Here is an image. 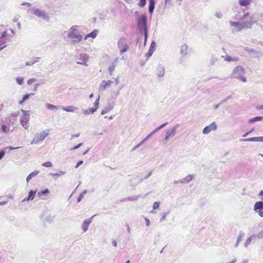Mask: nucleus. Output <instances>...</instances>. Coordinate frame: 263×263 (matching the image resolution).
Instances as JSON below:
<instances>
[{
    "mask_svg": "<svg viewBox=\"0 0 263 263\" xmlns=\"http://www.w3.org/2000/svg\"><path fill=\"white\" fill-rule=\"evenodd\" d=\"M235 19L241 21L242 22L249 23L250 27H246L245 29L251 28L253 24L256 23L258 20V15L256 14H250L249 12H245L241 14V12H238L235 14Z\"/></svg>",
    "mask_w": 263,
    "mask_h": 263,
    "instance_id": "nucleus-1",
    "label": "nucleus"
},
{
    "mask_svg": "<svg viewBox=\"0 0 263 263\" xmlns=\"http://www.w3.org/2000/svg\"><path fill=\"white\" fill-rule=\"evenodd\" d=\"M78 28V26H72L70 28L68 32L67 37L70 39H75L71 41V44L73 45H75L77 42L81 41L83 39V36L80 34Z\"/></svg>",
    "mask_w": 263,
    "mask_h": 263,
    "instance_id": "nucleus-2",
    "label": "nucleus"
},
{
    "mask_svg": "<svg viewBox=\"0 0 263 263\" xmlns=\"http://www.w3.org/2000/svg\"><path fill=\"white\" fill-rule=\"evenodd\" d=\"M138 27L140 31H144V45L148 37L147 26V17L145 15H141L138 20Z\"/></svg>",
    "mask_w": 263,
    "mask_h": 263,
    "instance_id": "nucleus-3",
    "label": "nucleus"
},
{
    "mask_svg": "<svg viewBox=\"0 0 263 263\" xmlns=\"http://www.w3.org/2000/svg\"><path fill=\"white\" fill-rule=\"evenodd\" d=\"M245 70L244 68L240 66H237L233 70L231 77L239 79L243 82H246L247 79L245 77Z\"/></svg>",
    "mask_w": 263,
    "mask_h": 263,
    "instance_id": "nucleus-4",
    "label": "nucleus"
},
{
    "mask_svg": "<svg viewBox=\"0 0 263 263\" xmlns=\"http://www.w3.org/2000/svg\"><path fill=\"white\" fill-rule=\"evenodd\" d=\"M230 25L234 27L233 31H240L243 29H245L246 27H250V24L249 23L239 22H230Z\"/></svg>",
    "mask_w": 263,
    "mask_h": 263,
    "instance_id": "nucleus-5",
    "label": "nucleus"
},
{
    "mask_svg": "<svg viewBox=\"0 0 263 263\" xmlns=\"http://www.w3.org/2000/svg\"><path fill=\"white\" fill-rule=\"evenodd\" d=\"M49 134V130L46 129L43 130L42 133L40 134H35L34 138L31 142V144H37L40 141H42L45 139V138L48 136Z\"/></svg>",
    "mask_w": 263,
    "mask_h": 263,
    "instance_id": "nucleus-6",
    "label": "nucleus"
},
{
    "mask_svg": "<svg viewBox=\"0 0 263 263\" xmlns=\"http://www.w3.org/2000/svg\"><path fill=\"white\" fill-rule=\"evenodd\" d=\"M21 111L24 113V114L21 116L20 122L23 127L26 129H27L29 126V121L30 115L28 113V111H26L23 109H22Z\"/></svg>",
    "mask_w": 263,
    "mask_h": 263,
    "instance_id": "nucleus-7",
    "label": "nucleus"
},
{
    "mask_svg": "<svg viewBox=\"0 0 263 263\" xmlns=\"http://www.w3.org/2000/svg\"><path fill=\"white\" fill-rule=\"evenodd\" d=\"M32 11L33 12V14L35 16L41 17L47 22L50 20V16L45 11L38 8H33Z\"/></svg>",
    "mask_w": 263,
    "mask_h": 263,
    "instance_id": "nucleus-8",
    "label": "nucleus"
},
{
    "mask_svg": "<svg viewBox=\"0 0 263 263\" xmlns=\"http://www.w3.org/2000/svg\"><path fill=\"white\" fill-rule=\"evenodd\" d=\"M118 47L120 49V54H122L128 50L129 47L124 37H121L119 39Z\"/></svg>",
    "mask_w": 263,
    "mask_h": 263,
    "instance_id": "nucleus-9",
    "label": "nucleus"
},
{
    "mask_svg": "<svg viewBox=\"0 0 263 263\" xmlns=\"http://www.w3.org/2000/svg\"><path fill=\"white\" fill-rule=\"evenodd\" d=\"M88 60V56L85 53L80 54L77 63L79 64L87 66V61Z\"/></svg>",
    "mask_w": 263,
    "mask_h": 263,
    "instance_id": "nucleus-10",
    "label": "nucleus"
},
{
    "mask_svg": "<svg viewBox=\"0 0 263 263\" xmlns=\"http://www.w3.org/2000/svg\"><path fill=\"white\" fill-rule=\"evenodd\" d=\"M217 126L215 122H212L211 124L205 127L203 130V134L206 135L212 130H215Z\"/></svg>",
    "mask_w": 263,
    "mask_h": 263,
    "instance_id": "nucleus-11",
    "label": "nucleus"
},
{
    "mask_svg": "<svg viewBox=\"0 0 263 263\" xmlns=\"http://www.w3.org/2000/svg\"><path fill=\"white\" fill-rule=\"evenodd\" d=\"M178 126H179L178 125H176L174 126L170 130H167L166 132L165 137V139L166 140H168L170 138H172L175 135L176 133L177 128L178 127Z\"/></svg>",
    "mask_w": 263,
    "mask_h": 263,
    "instance_id": "nucleus-12",
    "label": "nucleus"
},
{
    "mask_svg": "<svg viewBox=\"0 0 263 263\" xmlns=\"http://www.w3.org/2000/svg\"><path fill=\"white\" fill-rule=\"evenodd\" d=\"M95 215L92 216L90 218L85 219L82 225V229L84 232H86L88 229L89 225L92 222V219Z\"/></svg>",
    "mask_w": 263,
    "mask_h": 263,
    "instance_id": "nucleus-13",
    "label": "nucleus"
},
{
    "mask_svg": "<svg viewBox=\"0 0 263 263\" xmlns=\"http://www.w3.org/2000/svg\"><path fill=\"white\" fill-rule=\"evenodd\" d=\"M240 141L244 142H263V137H256L247 139H240Z\"/></svg>",
    "mask_w": 263,
    "mask_h": 263,
    "instance_id": "nucleus-14",
    "label": "nucleus"
},
{
    "mask_svg": "<svg viewBox=\"0 0 263 263\" xmlns=\"http://www.w3.org/2000/svg\"><path fill=\"white\" fill-rule=\"evenodd\" d=\"M112 81L111 80L108 81H103L101 84L100 86V90L103 91L106 90L108 87H109L111 84H112Z\"/></svg>",
    "mask_w": 263,
    "mask_h": 263,
    "instance_id": "nucleus-15",
    "label": "nucleus"
},
{
    "mask_svg": "<svg viewBox=\"0 0 263 263\" xmlns=\"http://www.w3.org/2000/svg\"><path fill=\"white\" fill-rule=\"evenodd\" d=\"M143 178L139 177V176H136L135 177L132 178L129 182L130 185L132 186H136L137 185L139 184L142 180Z\"/></svg>",
    "mask_w": 263,
    "mask_h": 263,
    "instance_id": "nucleus-16",
    "label": "nucleus"
},
{
    "mask_svg": "<svg viewBox=\"0 0 263 263\" xmlns=\"http://www.w3.org/2000/svg\"><path fill=\"white\" fill-rule=\"evenodd\" d=\"M156 43L154 41H153L151 45L150 48L148 51V52L146 53L145 56L146 57L147 59H148L150 57H151L154 52V51L155 50L156 47Z\"/></svg>",
    "mask_w": 263,
    "mask_h": 263,
    "instance_id": "nucleus-17",
    "label": "nucleus"
},
{
    "mask_svg": "<svg viewBox=\"0 0 263 263\" xmlns=\"http://www.w3.org/2000/svg\"><path fill=\"white\" fill-rule=\"evenodd\" d=\"M165 73V68L163 66L159 65L157 69V74L158 77H162Z\"/></svg>",
    "mask_w": 263,
    "mask_h": 263,
    "instance_id": "nucleus-18",
    "label": "nucleus"
},
{
    "mask_svg": "<svg viewBox=\"0 0 263 263\" xmlns=\"http://www.w3.org/2000/svg\"><path fill=\"white\" fill-rule=\"evenodd\" d=\"M114 103H109L105 107V108L102 111L101 114L104 115L106 113L109 112L114 107Z\"/></svg>",
    "mask_w": 263,
    "mask_h": 263,
    "instance_id": "nucleus-19",
    "label": "nucleus"
},
{
    "mask_svg": "<svg viewBox=\"0 0 263 263\" xmlns=\"http://www.w3.org/2000/svg\"><path fill=\"white\" fill-rule=\"evenodd\" d=\"M263 209V201L256 202L254 206V210L256 212Z\"/></svg>",
    "mask_w": 263,
    "mask_h": 263,
    "instance_id": "nucleus-20",
    "label": "nucleus"
},
{
    "mask_svg": "<svg viewBox=\"0 0 263 263\" xmlns=\"http://www.w3.org/2000/svg\"><path fill=\"white\" fill-rule=\"evenodd\" d=\"M36 191L31 190L28 194V196L27 198H25L22 201H29L33 200L35 195Z\"/></svg>",
    "mask_w": 263,
    "mask_h": 263,
    "instance_id": "nucleus-21",
    "label": "nucleus"
},
{
    "mask_svg": "<svg viewBox=\"0 0 263 263\" xmlns=\"http://www.w3.org/2000/svg\"><path fill=\"white\" fill-rule=\"evenodd\" d=\"M180 53L182 55V57L187 55V46L186 44H183L181 46Z\"/></svg>",
    "mask_w": 263,
    "mask_h": 263,
    "instance_id": "nucleus-22",
    "label": "nucleus"
},
{
    "mask_svg": "<svg viewBox=\"0 0 263 263\" xmlns=\"http://www.w3.org/2000/svg\"><path fill=\"white\" fill-rule=\"evenodd\" d=\"M99 99H100V96H99L98 98L96 100L95 102V108H90V112L91 114H93L95 111H97L98 108H99Z\"/></svg>",
    "mask_w": 263,
    "mask_h": 263,
    "instance_id": "nucleus-23",
    "label": "nucleus"
},
{
    "mask_svg": "<svg viewBox=\"0 0 263 263\" xmlns=\"http://www.w3.org/2000/svg\"><path fill=\"white\" fill-rule=\"evenodd\" d=\"M155 5V0H149V7H148V12L152 14L153 13Z\"/></svg>",
    "mask_w": 263,
    "mask_h": 263,
    "instance_id": "nucleus-24",
    "label": "nucleus"
},
{
    "mask_svg": "<svg viewBox=\"0 0 263 263\" xmlns=\"http://www.w3.org/2000/svg\"><path fill=\"white\" fill-rule=\"evenodd\" d=\"M63 110L67 111V112H74L77 111L78 109V108L73 106H69L66 107H63Z\"/></svg>",
    "mask_w": 263,
    "mask_h": 263,
    "instance_id": "nucleus-25",
    "label": "nucleus"
},
{
    "mask_svg": "<svg viewBox=\"0 0 263 263\" xmlns=\"http://www.w3.org/2000/svg\"><path fill=\"white\" fill-rule=\"evenodd\" d=\"M221 57L224 58V60L227 62H237L239 61L238 58H232L229 55L222 56Z\"/></svg>",
    "mask_w": 263,
    "mask_h": 263,
    "instance_id": "nucleus-26",
    "label": "nucleus"
},
{
    "mask_svg": "<svg viewBox=\"0 0 263 263\" xmlns=\"http://www.w3.org/2000/svg\"><path fill=\"white\" fill-rule=\"evenodd\" d=\"M39 173V171H34L31 173H30L27 177L26 178V181L27 182H29V181L33 178L35 177L36 175H37Z\"/></svg>",
    "mask_w": 263,
    "mask_h": 263,
    "instance_id": "nucleus-27",
    "label": "nucleus"
},
{
    "mask_svg": "<svg viewBox=\"0 0 263 263\" xmlns=\"http://www.w3.org/2000/svg\"><path fill=\"white\" fill-rule=\"evenodd\" d=\"M65 172L60 171L58 173H50V175H51L53 178V179H57L58 177L64 175L65 174Z\"/></svg>",
    "mask_w": 263,
    "mask_h": 263,
    "instance_id": "nucleus-28",
    "label": "nucleus"
},
{
    "mask_svg": "<svg viewBox=\"0 0 263 263\" xmlns=\"http://www.w3.org/2000/svg\"><path fill=\"white\" fill-rule=\"evenodd\" d=\"M252 0H238V3L241 6H247L250 4Z\"/></svg>",
    "mask_w": 263,
    "mask_h": 263,
    "instance_id": "nucleus-29",
    "label": "nucleus"
},
{
    "mask_svg": "<svg viewBox=\"0 0 263 263\" xmlns=\"http://www.w3.org/2000/svg\"><path fill=\"white\" fill-rule=\"evenodd\" d=\"M194 177L193 175H189L183 178L182 179L183 183H187L190 182Z\"/></svg>",
    "mask_w": 263,
    "mask_h": 263,
    "instance_id": "nucleus-30",
    "label": "nucleus"
},
{
    "mask_svg": "<svg viewBox=\"0 0 263 263\" xmlns=\"http://www.w3.org/2000/svg\"><path fill=\"white\" fill-rule=\"evenodd\" d=\"M244 236H245V233L241 231L239 232V236L238 237L236 243L235 245V247H237L238 246L239 242L241 241L242 239L243 238V237Z\"/></svg>",
    "mask_w": 263,
    "mask_h": 263,
    "instance_id": "nucleus-31",
    "label": "nucleus"
},
{
    "mask_svg": "<svg viewBox=\"0 0 263 263\" xmlns=\"http://www.w3.org/2000/svg\"><path fill=\"white\" fill-rule=\"evenodd\" d=\"M218 61V58L214 55H212L210 60V65L211 66L215 65L216 63Z\"/></svg>",
    "mask_w": 263,
    "mask_h": 263,
    "instance_id": "nucleus-32",
    "label": "nucleus"
},
{
    "mask_svg": "<svg viewBox=\"0 0 263 263\" xmlns=\"http://www.w3.org/2000/svg\"><path fill=\"white\" fill-rule=\"evenodd\" d=\"M263 120V117L257 116L254 118H251L249 120L250 123H253L257 121H261Z\"/></svg>",
    "mask_w": 263,
    "mask_h": 263,
    "instance_id": "nucleus-33",
    "label": "nucleus"
},
{
    "mask_svg": "<svg viewBox=\"0 0 263 263\" xmlns=\"http://www.w3.org/2000/svg\"><path fill=\"white\" fill-rule=\"evenodd\" d=\"M49 193V190L48 189H46L44 190L40 191L38 192L37 195L38 196L41 197L43 195H46Z\"/></svg>",
    "mask_w": 263,
    "mask_h": 263,
    "instance_id": "nucleus-34",
    "label": "nucleus"
},
{
    "mask_svg": "<svg viewBox=\"0 0 263 263\" xmlns=\"http://www.w3.org/2000/svg\"><path fill=\"white\" fill-rule=\"evenodd\" d=\"M115 67H116V66L114 64H112L109 66L108 71H109L110 76L112 75V73L115 70Z\"/></svg>",
    "mask_w": 263,
    "mask_h": 263,
    "instance_id": "nucleus-35",
    "label": "nucleus"
},
{
    "mask_svg": "<svg viewBox=\"0 0 263 263\" xmlns=\"http://www.w3.org/2000/svg\"><path fill=\"white\" fill-rule=\"evenodd\" d=\"M254 235L251 236L249 238L247 239V240L246 241L244 246L245 247H247L248 245L251 242L252 240V237H254Z\"/></svg>",
    "mask_w": 263,
    "mask_h": 263,
    "instance_id": "nucleus-36",
    "label": "nucleus"
},
{
    "mask_svg": "<svg viewBox=\"0 0 263 263\" xmlns=\"http://www.w3.org/2000/svg\"><path fill=\"white\" fill-rule=\"evenodd\" d=\"M46 107L48 109L53 110V109H58V107L51 104H47Z\"/></svg>",
    "mask_w": 263,
    "mask_h": 263,
    "instance_id": "nucleus-37",
    "label": "nucleus"
},
{
    "mask_svg": "<svg viewBox=\"0 0 263 263\" xmlns=\"http://www.w3.org/2000/svg\"><path fill=\"white\" fill-rule=\"evenodd\" d=\"M87 190H85L83 191L81 194H80V196L79 197L78 199V202H79L81 201L82 199L84 197V195L87 193Z\"/></svg>",
    "mask_w": 263,
    "mask_h": 263,
    "instance_id": "nucleus-38",
    "label": "nucleus"
},
{
    "mask_svg": "<svg viewBox=\"0 0 263 263\" xmlns=\"http://www.w3.org/2000/svg\"><path fill=\"white\" fill-rule=\"evenodd\" d=\"M2 130L5 133H7L9 131V128L5 124L2 125Z\"/></svg>",
    "mask_w": 263,
    "mask_h": 263,
    "instance_id": "nucleus-39",
    "label": "nucleus"
},
{
    "mask_svg": "<svg viewBox=\"0 0 263 263\" xmlns=\"http://www.w3.org/2000/svg\"><path fill=\"white\" fill-rule=\"evenodd\" d=\"M16 81L19 85H22L24 83V78L22 77H17Z\"/></svg>",
    "mask_w": 263,
    "mask_h": 263,
    "instance_id": "nucleus-40",
    "label": "nucleus"
},
{
    "mask_svg": "<svg viewBox=\"0 0 263 263\" xmlns=\"http://www.w3.org/2000/svg\"><path fill=\"white\" fill-rule=\"evenodd\" d=\"M42 165L43 166L47 167H50L53 166L52 163L49 161L43 163L42 164Z\"/></svg>",
    "mask_w": 263,
    "mask_h": 263,
    "instance_id": "nucleus-41",
    "label": "nucleus"
},
{
    "mask_svg": "<svg viewBox=\"0 0 263 263\" xmlns=\"http://www.w3.org/2000/svg\"><path fill=\"white\" fill-rule=\"evenodd\" d=\"M146 0H139V2L138 3V5L141 7H144L146 4Z\"/></svg>",
    "mask_w": 263,
    "mask_h": 263,
    "instance_id": "nucleus-42",
    "label": "nucleus"
},
{
    "mask_svg": "<svg viewBox=\"0 0 263 263\" xmlns=\"http://www.w3.org/2000/svg\"><path fill=\"white\" fill-rule=\"evenodd\" d=\"M257 238L259 239H263V230L259 231L257 234Z\"/></svg>",
    "mask_w": 263,
    "mask_h": 263,
    "instance_id": "nucleus-43",
    "label": "nucleus"
},
{
    "mask_svg": "<svg viewBox=\"0 0 263 263\" xmlns=\"http://www.w3.org/2000/svg\"><path fill=\"white\" fill-rule=\"evenodd\" d=\"M97 35V31L96 30H95L92 32L89 33V35L90 37H92L93 39H95Z\"/></svg>",
    "mask_w": 263,
    "mask_h": 263,
    "instance_id": "nucleus-44",
    "label": "nucleus"
},
{
    "mask_svg": "<svg viewBox=\"0 0 263 263\" xmlns=\"http://www.w3.org/2000/svg\"><path fill=\"white\" fill-rule=\"evenodd\" d=\"M169 213L170 212H168L163 213L162 218L160 219V222L163 221L165 219L166 216L169 214Z\"/></svg>",
    "mask_w": 263,
    "mask_h": 263,
    "instance_id": "nucleus-45",
    "label": "nucleus"
},
{
    "mask_svg": "<svg viewBox=\"0 0 263 263\" xmlns=\"http://www.w3.org/2000/svg\"><path fill=\"white\" fill-rule=\"evenodd\" d=\"M7 36H8V34L7 32L6 31H5L2 32V35L0 36V39H3Z\"/></svg>",
    "mask_w": 263,
    "mask_h": 263,
    "instance_id": "nucleus-46",
    "label": "nucleus"
},
{
    "mask_svg": "<svg viewBox=\"0 0 263 263\" xmlns=\"http://www.w3.org/2000/svg\"><path fill=\"white\" fill-rule=\"evenodd\" d=\"M33 95H34V93L25 95L23 98V101H26L27 100H28L29 99V98L30 96H33Z\"/></svg>",
    "mask_w": 263,
    "mask_h": 263,
    "instance_id": "nucleus-47",
    "label": "nucleus"
},
{
    "mask_svg": "<svg viewBox=\"0 0 263 263\" xmlns=\"http://www.w3.org/2000/svg\"><path fill=\"white\" fill-rule=\"evenodd\" d=\"M82 145H83L82 143H79L78 145H77L76 146H75L74 147H73V148H70V151H72L73 150H76V149L80 148Z\"/></svg>",
    "mask_w": 263,
    "mask_h": 263,
    "instance_id": "nucleus-48",
    "label": "nucleus"
},
{
    "mask_svg": "<svg viewBox=\"0 0 263 263\" xmlns=\"http://www.w3.org/2000/svg\"><path fill=\"white\" fill-rule=\"evenodd\" d=\"M231 98V96H228L226 99L221 100L219 102V104H222L223 103H224V102L227 101L228 100H229Z\"/></svg>",
    "mask_w": 263,
    "mask_h": 263,
    "instance_id": "nucleus-49",
    "label": "nucleus"
},
{
    "mask_svg": "<svg viewBox=\"0 0 263 263\" xmlns=\"http://www.w3.org/2000/svg\"><path fill=\"white\" fill-rule=\"evenodd\" d=\"M159 206V202H155L153 204V208L154 209L156 210L157 209Z\"/></svg>",
    "mask_w": 263,
    "mask_h": 263,
    "instance_id": "nucleus-50",
    "label": "nucleus"
},
{
    "mask_svg": "<svg viewBox=\"0 0 263 263\" xmlns=\"http://www.w3.org/2000/svg\"><path fill=\"white\" fill-rule=\"evenodd\" d=\"M20 115L19 111H16L15 112H12L10 114L11 117H17Z\"/></svg>",
    "mask_w": 263,
    "mask_h": 263,
    "instance_id": "nucleus-51",
    "label": "nucleus"
},
{
    "mask_svg": "<svg viewBox=\"0 0 263 263\" xmlns=\"http://www.w3.org/2000/svg\"><path fill=\"white\" fill-rule=\"evenodd\" d=\"M36 81V79H34V78H32V79H30L28 80L27 81V84L28 85H31V84H32L34 82H35Z\"/></svg>",
    "mask_w": 263,
    "mask_h": 263,
    "instance_id": "nucleus-52",
    "label": "nucleus"
},
{
    "mask_svg": "<svg viewBox=\"0 0 263 263\" xmlns=\"http://www.w3.org/2000/svg\"><path fill=\"white\" fill-rule=\"evenodd\" d=\"M82 112L84 115H88L90 114H91V113L90 112V108L88 109H84L83 110Z\"/></svg>",
    "mask_w": 263,
    "mask_h": 263,
    "instance_id": "nucleus-53",
    "label": "nucleus"
},
{
    "mask_svg": "<svg viewBox=\"0 0 263 263\" xmlns=\"http://www.w3.org/2000/svg\"><path fill=\"white\" fill-rule=\"evenodd\" d=\"M21 5H22V6L26 5L28 7H30L31 6V4L30 3H28V2H24V3H22Z\"/></svg>",
    "mask_w": 263,
    "mask_h": 263,
    "instance_id": "nucleus-54",
    "label": "nucleus"
},
{
    "mask_svg": "<svg viewBox=\"0 0 263 263\" xmlns=\"http://www.w3.org/2000/svg\"><path fill=\"white\" fill-rule=\"evenodd\" d=\"M215 15L217 18H220L222 16V14L221 12H216Z\"/></svg>",
    "mask_w": 263,
    "mask_h": 263,
    "instance_id": "nucleus-55",
    "label": "nucleus"
},
{
    "mask_svg": "<svg viewBox=\"0 0 263 263\" xmlns=\"http://www.w3.org/2000/svg\"><path fill=\"white\" fill-rule=\"evenodd\" d=\"M5 154V151H1V152H0V160L3 159Z\"/></svg>",
    "mask_w": 263,
    "mask_h": 263,
    "instance_id": "nucleus-56",
    "label": "nucleus"
},
{
    "mask_svg": "<svg viewBox=\"0 0 263 263\" xmlns=\"http://www.w3.org/2000/svg\"><path fill=\"white\" fill-rule=\"evenodd\" d=\"M173 183L174 184H179V183L183 184V181H182V179H180V180H175Z\"/></svg>",
    "mask_w": 263,
    "mask_h": 263,
    "instance_id": "nucleus-57",
    "label": "nucleus"
},
{
    "mask_svg": "<svg viewBox=\"0 0 263 263\" xmlns=\"http://www.w3.org/2000/svg\"><path fill=\"white\" fill-rule=\"evenodd\" d=\"M154 134L153 133V132H152L151 133H149L145 138H144V140H148L150 137H151V136L152 135H153Z\"/></svg>",
    "mask_w": 263,
    "mask_h": 263,
    "instance_id": "nucleus-58",
    "label": "nucleus"
},
{
    "mask_svg": "<svg viewBox=\"0 0 263 263\" xmlns=\"http://www.w3.org/2000/svg\"><path fill=\"white\" fill-rule=\"evenodd\" d=\"M83 161L82 160H80V161H79L77 163V164L76 166H75V167H76V168H78L80 165H81V164H83Z\"/></svg>",
    "mask_w": 263,
    "mask_h": 263,
    "instance_id": "nucleus-59",
    "label": "nucleus"
},
{
    "mask_svg": "<svg viewBox=\"0 0 263 263\" xmlns=\"http://www.w3.org/2000/svg\"><path fill=\"white\" fill-rule=\"evenodd\" d=\"M138 199V196H135L133 197H129L128 199L129 200H137Z\"/></svg>",
    "mask_w": 263,
    "mask_h": 263,
    "instance_id": "nucleus-60",
    "label": "nucleus"
},
{
    "mask_svg": "<svg viewBox=\"0 0 263 263\" xmlns=\"http://www.w3.org/2000/svg\"><path fill=\"white\" fill-rule=\"evenodd\" d=\"M79 136H80V133H79L78 134H73L71 135V138H70V140H72L74 138H77V137H79Z\"/></svg>",
    "mask_w": 263,
    "mask_h": 263,
    "instance_id": "nucleus-61",
    "label": "nucleus"
},
{
    "mask_svg": "<svg viewBox=\"0 0 263 263\" xmlns=\"http://www.w3.org/2000/svg\"><path fill=\"white\" fill-rule=\"evenodd\" d=\"M33 64H34L33 63V62H31V61L29 62L28 61V62H26L25 63V64H26V66H31V65H32Z\"/></svg>",
    "mask_w": 263,
    "mask_h": 263,
    "instance_id": "nucleus-62",
    "label": "nucleus"
},
{
    "mask_svg": "<svg viewBox=\"0 0 263 263\" xmlns=\"http://www.w3.org/2000/svg\"><path fill=\"white\" fill-rule=\"evenodd\" d=\"M145 222H146V226H149L150 225V221L149 220L146 218H145Z\"/></svg>",
    "mask_w": 263,
    "mask_h": 263,
    "instance_id": "nucleus-63",
    "label": "nucleus"
},
{
    "mask_svg": "<svg viewBox=\"0 0 263 263\" xmlns=\"http://www.w3.org/2000/svg\"><path fill=\"white\" fill-rule=\"evenodd\" d=\"M258 213L260 217H263V211L260 210L259 212H258Z\"/></svg>",
    "mask_w": 263,
    "mask_h": 263,
    "instance_id": "nucleus-64",
    "label": "nucleus"
}]
</instances>
